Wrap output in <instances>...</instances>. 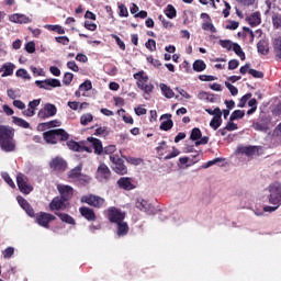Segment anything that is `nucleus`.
Instances as JSON below:
<instances>
[{
    "label": "nucleus",
    "instance_id": "f257e3e1",
    "mask_svg": "<svg viewBox=\"0 0 281 281\" xmlns=\"http://www.w3.org/2000/svg\"><path fill=\"white\" fill-rule=\"evenodd\" d=\"M14 127L1 126V150L4 153H14L16 150V140H14Z\"/></svg>",
    "mask_w": 281,
    "mask_h": 281
},
{
    "label": "nucleus",
    "instance_id": "f03ea898",
    "mask_svg": "<svg viewBox=\"0 0 281 281\" xmlns=\"http://www.w3.org/2000/svg\"><path fill=\"white\" fill-rule=\"evenodd\" d=\"M43 137L46 144H58V142H67L69 134L63 128H57L44 132Z\"/></svg>",
    "mask_w": 281,
    "mask_h": 281
},
{
    "label": "nucleus",
    "instance_id": "7ed1b4c3",
    "mask_svg": "<svg viewBox=\"0 0 281 281\" xmlns=\"http://www.w3.org/2000/svg\"><path fill=\"white\" fill-rule=\"evenodd\" d=\"M134 80H136L138 89L144 91V93L150 94L155 90V86L148 82V76L146 72H144V70L134 74Z\"/></svg>",
    "mask_w": 281,
    "mask_h": 281
},
{
    "label": "nucleus",
    "instance_id": "20e7f679",
    "mask_svg": "<svg viewBox=\"0 0 281 281\" xmlns=\"http://www.w3.org/2000/svg\"><path fill=\"white\" fill-rule=\"evenodd\" d=\"M81 203H86L87 205H90V207H94L95 210H100L104 207V203H106V200L100 195H95L93 193L82 195L80 199Z\"/></svg>",
    "mask_w": 281,
    "mask_h": 281
},
{
    "label": "nucleus",
    "instance_id": "39448f33",
    "mask_svg": "<svg viewBox=\"0 0 281 281\" xmlns=\"http://www.w3.org/2000/svg\"><path fill=\"white\" fill-rule=\"evenodd\" d=\"M270 194L268 195V202L271 205H281V184L280 182H274L268 187Z\"/></svg>",
    "mask_w": 281,
    "mask_h": 281
},
{
    "label": "nucleus",
    "instance_id": "423d86ee",
    "mask_svg": "<svg viewBox=\"0 0 281 281\" xmlns=\"http://www.w3.org/2000/svg\"><path fill=\"white\" fill-rule=\"evenodd\" d=\"M35 223L40 225V227H44V229H49V223L56 221V217L46 212L34 213Z\"/></svg>",
    "mask_w": 281,
    "mask_h": 281
},
{
    "label": "nucleus",
    "instance_id": "0eeeda50",
    "mask_svg": "<svg viewBox=\"0 0 281 281\" xmlns=\"http://www.w3.org/2000/svg\"><path fill=\"white\" fill-rule=\"evenodd\" d=\"M29 181L27 176L21 172L16 175V184L22 194H30L31 192H34V187L30 184Z\"/></svg>",
    "mask_w": 281,
    "mask_h": 281
},
{
    "label": "nucleus",
    "instance_id": "6e6552de",
    "mask_svg": "<svg viewBox=\"0 0 281 281\" xmlns=\"http://www.w3.org/2000/svg\"><path fill=\"white\" fill-rule=\"evenodd\" d=\"M110 161L113 164V171L116 175H128V168L124 165V159L120 158L117 155H110Z\"/></svg>",
    "mask_w": 281,
    "mask_h": 281
},
{
    "label": "nucleus",
    "instance_id": "1a4fd4ad",
    "mask_svg": "<svg viewBox=\"0 0 281 281\" xmlns=\"http://www.w3.org/2000/svg\"><path fill=\"white\" fill-rule=\"evenodd\" d=\"M67 160L60 156L52 158L49 161V168L54 172H65V170H67Z\"/></svg>",
    "mask_w": 281,
    "mask_h": 281
},
{
    "label": "nucleus",
    "instance_id": "9d476101",
    "mask_svg": "<svg viewBox=\"0 0 281 281\" xmlns=\"http://www.w3.org/2000/svg\"><path fill=\"white\" fill-rule=\"evenodd\" d=\"M95 179H98L100 183H106V181L111 179V169H109V166L100 164L95 172Z\"/></svg>",
    "mask_w": 281,
    "mask_h": 281
},
{
    "label": "nucleus",
    "instance_id": "9b49d317",
    "mask_svg": "<svg viewBox=\"0 0 281 281\" xmlns=\"http://www.w3.org/2000/svg\"><path fill=\"white\" fill-rule=\"evenodd\" d=\"M57 190L60 194L59 198L66 203H69V201L74 199V187L69 184H59L57 186Z\"/></svg>",
    "mask_w": 281,
    "mask_h": 281
},
{
    "label": "nucleus",
    "instance_id": "f8f14e48",
    "mask_svg": "<svg viewBox=\"0 0 281 281\" xmlns=\"http://www.w3.org/2000/svg\"><path fill=\"white\" fill-rule=\"evenodd\" d=\"M58 113V109L56 105L52 103H46L43 109H41L37 113V117L40 120H47V117H54Z\"/></svg>",
    "mask_w": 281,
    "mask_h": 281
},
{
    "label": "nucleus",
    "instance_id": "ddd939ff",
    "mask_svg": "<svg viewBox=\"0 0 281 281\" xmlns=\"http://www.w3.org/2000/svg\"><path fill=\"white\" fill-rule=\"evenodd\" d=\"M69 205L70 203L63 200V198L55 196L48 204V207L50 212H60V210L69 209Z\"/></svg>",
    "mask_w": 281,
    "mask_h": 281
},
{
    "label": "nucleus",
    "instance_id": "4468645a",
    "mask_svg": "<svg viewBox=\"0 0 281 281\" xmlns=\"http://www.w3.org/2000/svg\"><path fill=\"white\" fill-rule=\"evenodd\" d=\"M108 218L110 223H122L126 218V213L121 212L119 209L112 206L108 210Z\"/></svg>",
    "mask_w": 281,
    "mask_h": 281
},
{
    "label": "nucleus",
    "instance_id": "2eb2a0df",
    "mask_svg": "<svg viewBox=\"0 0 281 281\" xmlns=\"http://www.w3.org/2000/svg\"><path fill=\"white\" fill-rule=\"evenodd\" d=\"M35 85L38 89H45L46 91H52V89H56L61 86L60 80L58 79L36 80Z\"/></svg>",
    "mask_w": 281,
    "mask_h": 281
},
{
    "label": "nucleus",
    "instance_id": "dca6fc26",
    "mask_svg": "<svg viewBox=\"0 0 281 281\" xmlns=\"http://www.w3.org/2000/svg\"><path fill=\"white\" fill-rule=\"evenodd\" d=\"M80 215L86 218V221H89V223H93L98 221V215H95V211L89 206H81L79 207Z\"/></svg>",
    "mask_w": 281,
    "mask_h": 281
},
{
    "label": "nucleus",
    "instance_id": "f3484780",
    "mask_svg": "<svg viewBox=\"0 0 281 281\" xmlns=\"http://www.w3.org/2000/svg\"><path fill=\"white\" fill-rule=\"evenodd\" d=\"M67 146L70 150H75V153H93V148L87 145H81L76 140L67 142Z\"/></svg>",
    "mask_w": 281,
    "mask_h": 281
},
{
    "label": "nucleus",
    "instance_id": "a211bd4d",
    "mask_svg": "<svg viewBox=\"0 0 281 281\" xmlns=\"http://www.w3.org/2000/svg\"><path fill=\"white\" fill-rule=\"evenodd\" d=\"M16 201L19 205L22 207V210L26 212L27 216H31V218H34V209L32 207V205H30V202H27V200H25V198L21 195L16 196Z\"/></svg>",
    "mask_w": 281,
    "mask_h": 281
},
{
    "label": "nucleus",
    "instance_id": "6ab92c4d",
    "mask_svg": "<svg viewBox=\"0 0 281 281\" xmlns=\"http://www.w3.org/2000/svg\"><path fill=\"white\" fill-rule=\"evenodd\" d=\"M116 184L121 190H126V191L135 190V184H133L132 179L128 177L120 178Z\"/></svg>",
    "mask_w": 281,
    "mask_h": 281
},
{
    "label": "nucleus",
    "instance_id": "aec40b11",
    "mask_svg": "<svg viewBox=\"0 0 281 281\" xmlns=\"http://www.w3.org/2000/svg\"><path fill=\"white\" fill-rule=\"evenodd\" d=\"M88 143L91 144L95 155H102L104 153L102 140L94 137H88Z\"/></svg>",
    "mask_w": 281,
    "mask_h": 281
},
{
    "label": "nucleus",
    "instance_id": "412c9836",
    "mask_svg": "<svg viewBox=\"0 0 281 281\" xmlns=\"http://www.w3.org/2000/svg\"><path fill=\"white\" fill-rule=\"evenodd\" d=\"M9 21H11L12 23H20V24L32 23V19H30L25 14H20V13H14L10 15Z\"/></svg>",
    "mask_w": 281,
    "mask_h": 281
},
{
    "label": "nucleus",
    "instance_id": "4be33fe9",
    "mask_svg": "<svg viewBox=\"0 0 281 281\" xmlns=\"http://www.w3.org/2000/svg\"><path fill=\"white\" fill-rule=\"evenodd\" d=\"M14 69H16V65H14L13 63H4L1 67L2 78H8V76H13Z\"/></svg>",
    "mask_w": 281,
    "mask_h": 281
},
{
    "label": "nucleus",
    "instance_id": "5701e85b",
    "mask_svg": "<svg viewBox=\"0 0 281 281\" xmlns=\"http://www.w3.org/2000/svg\"><path fill=\"white\" fill-rule=\"evenodd\" d=\"M238 153H240V155H246V157H254V155L258 153V147L256 146L239 147Z\"/></svg>",
    "mask_w": 281,
    "mask_h": 281
},
{
    "label": "nucleus",
    "instance_id": "b1692460",
    "mask_svg": "<svg viewBox=\"0 0 281 281\" xmlns=\"http://www.w3.org/2000/svg\"><path fill=\"white\" fill-rule=\"evenodd\" d=\"M274 57L277 60H281V36L274 38L272 43Z\"/></svg>",
    "mask_w": 281,
    "mask_h": 281
},
{
    "label": "nucleus",
    "instance_id": "393cba45",
    "mask_svg": "<svg viewBox=\"0 0 281 281\" xmlns=\"http://www.w3.org/2000/svg\"><path fill=\"white\" fill-rule=\"evenodd\" d=\"M55 215L58 216L63 223H67L68 225H76V220L67 213L56 212Z\"/></svg>",
    "mask_w": 281,
    "mask_h": 281
},
{
    "label": "nucleus",
    "instance_id": "a878e982",
    "mask_svg": "<svg viewBox=\"0 0 281 281\" xmlns=\"http://www.w3.org/2000/svg\"><path fill=\"white\" fill-rule=\"evenodd\" d=\"M81 175H82V165H79L68 172V178L76 182Z\"/></svg>",
    "mask_w": 281,
    "mask_h": 281
},
{
    "label": "nucleus",
    "instance_id": "bb28decb",
    "mask_svg": "<svg viewBox=\"0 0 281 281\" xmlns=\"http://www.w3.org/2000/svg\"><path fill=\"white\" fill-rule=\"evenodd\" d=\"M116 225H117L116 234L119 237L126 236V234H128V223L122 221L116 223Z\"/></svg>",
    "mask_w": 281,
    "mask_h": 281
},
{
    "label": "nucleus",
    "instance_id": "cd10ccee",
    "mask_svg": "<svg viewBox=\"0 0 281 281\" xmlns=\"http://www.w3.org/2000/svg\"><path fill=\"white\" fill-rule=\"evenodd\" d=\"M248 23L251 27H257L262 23V19L260 18V12H255L248 18Z\"/></svg>",
    "mask_w": 281,
    "mask_h": 281
},
{
    "label": "nucleus",
    "instance_id": "c85d7f7f",
    "mask_svg": "<svg viewBox=\"0 0 281 281\" xmlns=\"http://www.w3.org/2000/svg\"><path fill=\"white\" fill-rule=\"evenodd\" d=\"M257 49L259 54L267 56V54H269V43H267L265 40H260L257 44Z\"/></svg>",
    "mask_w": 281,
    "mask_h": 281
},
{
    "label": "nucleus",
    "instance_id": "c756f323",
    "mask_svg": "<svg viewBox=\"0 0 281 281\" xmlns=\"http://www.w3.org/2000/svg\"><path fill=\"white\" fill-rule=\"evenodd\" d=\"M207 65H205V61L203 59H196L193 63V71H198V74H201V71H205Z\"/></svg>",
    "mask_w": 281,
    "mask_h": 281
},
{
    "label": "nucleus",
    "instance_id": "7c9ffc66",
    "mask_svg": "<svg viewBox=\"0 0 281 281\" xmlns=\"http://www.w3.org/2000/svg\"><path fill=\"white\" fill-rule=\"evenodd\" d=\"M12 123L15 124V126H20V128H30L27 121L18 116H12Z\"/></svg>",
    "mask_w": 281,
    "mask_h": 281
},
{
    "label": "nucleus",
    "instance_id": "2f4dec72",
    "mask_svg": "<svg viewBox=\"0 0 281 281\" xmlns=\"http://www.w3.org/2000/svg\"><path fill=\"white\" fill-rule=\"evenodd\" d=\"M160 89L165 98H168L169 100L175 98V91H172L166 83H160Z\"/></svg>",
    "mask_w": 281,
    "mask_h": 281
},
{
    "label": "nucleus",
    "instance_id": "473e14b6",
    "mask_svg": "<svg viewBox=\"0 0 281 281\" xmlns=\"http://www.w3.org/2000/svg\"><path fill=\"white\" fill-rule=\"evenodd\" d=\"M136 207L142 212H148V210H150V204L148 203V201L144 199H140V200L138 199L136 201Z\"/></svg>",
    "mask_w": 281,
    "mask_h": 281
},
{
    "label": "nucleus",
    "instance_id": "72a5a7b5",
    "mask_svg": "<svg viewBox=\"0 0 281 281\" xmlns=\"http://www.w3.org/2000/svg\"><path fill=\"white\" fill-rule=\"evenodd\" d=\"M166 150H168V143L162 140L156 147V153L158 156L164 157V155H166Z\"/></svg>",
    "mask_w": 281,
    "mask_h": 281
},
{
    "label": "nucleus",
    "instance_id": "f704fd0d",
    "mask_svg": "<svg viewBox=\"0 0 281 281\" xmlns=\"http://www.w3.org/2000/svg\"><path fill=\"white\" fill-rule=\"evenodd\" d=\"M244 117L245 110H235L229 116V122H235V120H243Z\"/></svg>",
    "mask_w": 281,
    "mask_h": 281
},
{
    "label": "nucleus",
    "instance_id": "c9c22d12",
    "mask_svg": "<svg viewBox=\"0 0 281 281\" xmlns=\"http://www.w3.org/2000/svg\"><path fill=\"white\" fill-rule=\"evenodd\" d=\"M76 183L79 186H89L91 183V177L85 173H81L77 179Z\"/></svg>",
    "mask_w": 281,
    "mask_h": 281
},
{
    "label": "nucleus",
    "instance_id": "e433bc0d",
    "mask_svg": "<svg viewBox=\"0 0 281 281\" xmlns=\"http://www.w3.org/2000/svg\"><path fill=\"white\" fill-rule=\"evenodd\" d=\"M202 30H204V32H212V34H216V26H214V24L212 23V20L203 22Z\"/></svg>",
    "mask_w": 281,
    "mask_h": 281
},
{
    "label": "nucleus",
    "instance_id": "4c0bfd02",
    "mask_svg": "<svg viewBox=\"0 0 281 281\" xmlns=\"http://www.w3.org/2000/svg\"><path fill=\"white\" fill-rule=\"evenodd\" d=\"M165 14L168 19H175L177 16V9H175V5L168 4L165 9Z\"/></svg>",
    "mask_w": 281,
    "mask_h": 281
},
{
    "label": "nucleus",
    "instance_id": "58836bf2",
    "mask_svg": "<svg viewBox=\"0 0 281 281\" xmlns=\"http://www.w3.org/2000/svg\"><path fill=\"white\" fill-rule=\"evenodd\" d=\"M233 52L240 58V60H245V52H243V48L238 45V43H233Z\"/></svg>",
    "mask_w": 281,
    "mask_h": 281
},
{
    "label": "nucleus",
    "instance_id": "ea45409f",
    "mask_svg": "<svg viewBox=\"0 0 281 281\" xmlns=\"http://www.w3.org/2000/svg\"><path fill=\"white\" fill-rule=\"evenodd\" d=\"M222 125H223V119H220V117L213 116V119L210 122V126L211 128H213V131H218V128H221Z\"/></svg>",
    "mask_w": 281,
    "mask_h": 281
},
{
    "label": "nucleus",
    "instance_id": "a19ab883",
    "mask_svg": "<svg viewBox=\"0 0 281 281\" xmlns=\"http://www.w3.org/2000/svg\"><path fill=\"white\" fill-rule=\"evenodd\" d=\"M91 122H93V114L91 113H86L83 115H81L80 117V124L82 126H87L88 124H91Z\"/></svg>",
    "mask_w": 281,
    "mask_h": 281
},
{
    "label": "nucleus",
    "instance_id": "79ce46f5",
    "mask_svg": "<svg viewBox=\"0 0 281 281\" xmlns=\"http://www.w3.org/2000/svg\"><path fill=\"white\" fill-rule=\"evenodd\" d=\"M272 24L274 30H281V14L273 13L272 14Z\"/></svg>",
    "mask_w": 281,
    "mask_h": 281
},
{
    "label": "nucleus",
    "instance_id": "37998d69",
    "mask_svg": "<svg viewBox=\"0 0 281 281\" xmlns=\"http://www.w3.org/2000/svg\"><path fill=\"white\" fill-rule=\"evenodd\" d=\"M201 137H203V133H201V130L199 127H194L191 131V135H190V139L192 142H196L198 139H200Z\"/></svg>",
    "mask_w": 281,
    "mask_h": 281
},
{
    "label": "nucleus",
    "instance_id": "c03bdc74",
    "mask_svg": "<svg viewBox=\"0 0 281 281\" xmlns=\"http://www.w3.org/2000/svg\"><path fill=\"white\" fill-rule=\"evenodd\" d=\"M46 30H49L50 32H56L57 34H65V29L58 24H48L46 25Z\"/></svg>",
    "mask_w": 281,
    "mask_h": 281
},
{
    "label": "nucleus",
    "instance_id": "a18cd8bd",
    "mask_svg": "<svg viewBox=\"0 0 281 281\" xmlns=\"http://www.w3.org/2000/svg\"><path fill=\"white\" fill-rule=\"evenodd\" d=\"M16 78H23V80H31V76L30 74L24 69V68H20L16 70L15 72Z\"/></svg>",
    "mask_w": 281,
    "mask_h": 281
},
{
    "label": "nucleus",
    "instance_id": "49530a36",
    "mask_svg": "<svg viewBox=\"0 0 281 281\" xmlns=\"http://www.w3.org/2000/svg\"><path fill=\"white\" fill-rule=\"evenodd\" d=\"M218 44L223 49H227V52H232V48L234 47V43L229 40H220Z\"/></svg>",
    "mask_w": 281,
    "mask_h": 281
},
{
    "label": "nucleus",
    "instance_id": "de8ad7c7",
    "mask_svg": "<svg viewBox=\"0 0 281 281\" xmlns=\"http://www.w3.org/2000/svg\"><path fill=\"white\" fill-rule=\"evenodd\" d=\"M109 133H110L109 127L103 126V127H98L94 132V135H97L98 137H106Z\"/></svg>",
    "mask_w": 281,
    "mask_h": 281
},
{
    "label": "nucleus",
    "instance_id": "09e8293b",
    "mask_svg": "<svg viewBox=\"0 0 281 281\" xmlns=\"http://www.w3.org/2000/svg\"><path fill=\"white\" fill-rule=\"evenodd\" d=\"M145 47L146 49H148L149 52H157V42L153 38H149L146 43H145Z\"/></svg>",
    "mask_w": 281,
    "mask_h": 281
},
{
    "label": "nucleus",
    "instance_id": "8fccbe9b",
    "mask_svg": "<svg viewBox=\"0 0 281 281\" xmlns=\"http://www.w3.org/2000/svg\"><path fill=\"white\" fill-rule=\"evenodd\" d=\"M248 100H251V92L249 93H246L245 95H243L239 100V103H238V108L239 109H245V104H247V101Z\"/></svg>",
    "mask_w": 281,
    "mask_h": 281
},
{
    "label": "nucleus",
    "instance_id": "3c124183",
    "mask_svg": "<svg viewBox=\"0 0 281 281\" xmlns=\"http://www.w3.org/2000/svg\"><path fill=\"white\" fill-rule=\"evenodd\" d=\"M172 126H175V123L172 122V120L168 119L160 124V131H170Z\"/></svg>",
    "mask_w": 281,
    "mask_h": 281
},
{
    "label": "nucleus",
    "instance_id": "603ef678",
    "mask_svg": "<svg viewBox=\"0 0 281 281\" xmlns=\"http://www.w3.org/2000/svg\"><path fill=\"white\" fill-rule=\"evenodd\" d=\"M72 81H74V74L66 72L63 78V85H65L66 87H69V85H71Z\"/></svg>",
    "mask_w": 281,
    "mask_h": 281
},
{
    "label": "nucleus",
    "instance_id": "864d4df0",
    "mask_svg": "<svg viewBox=\"0 0 281 281\" xmlns=\"http://www.w3.org/2000/svg\"><path fill=\"white\" fill-rule=\"evenodd\" d=\"M92 89L93 85L91 83V80H86L79 86V91H91Z\"/></svg>",
    "mask_w": 281,
    "mask_h": 281
},
{
    "label": "nucleus",
    "instance_id": "5fc2aeb1",
    "mask_svg": "<svg viewBox=\"0 0 281 281\" xmlns=\"http://www.w3.org/2000/svg\"><path fill=\"white\" fill-rule=\"evenodd\" d=\"M147 63H150V65H153V67H155L156 69H161V61L159 59H155L153 58V56H148L146 58Z\"/></svg>",
    "mask_w": 281,
    "mask_h": 281
},
{
    "label": "nucleus",
    "instance_id": "6e6d98bb",
    "mask_svg": "<svg viewBox=\"0 0 281 281\" xmlns=\"http://www.w3.org/2000/svg\"><path fill=\"white\" fill-rule=\"evenodd\" d=\"M181 155V151L177 149V147H172V153L164 157L165 161H168L169 159H175V157H179Z\"/></svg>",
    "mask_w": 281,
    "mask_h": 281
},
{
    "label": "nucleus",
    "instance_id": "4d7b16f0",
    "mask_svg": "<svg viewBox=\"0 0 281 281\" xmlns=\"http://www.w3.org/2000/svg\"><path fill=\"white\" fill-rule=\"evenodd\" d=\"M254 128L255 131H261L263 133H267V131H269V126L267 125V123H260V122L255 123Z\"/></svg>",
    "mask_w": 281,
    "mask_h": 281
},
{
    "label": "nucleus",
    "instance_id": "13d9d810",
    "mask_svg": "<svg viewBox=\"0 0 281 281\" xmlns=\"http://www.w3.org/2000/svg\"><path fill=\"white\" fill-rule=\"evenodd\" d=\"M112 38H114L116 45H119V47H120V49H122V52L126 50V44H124V41H122V38H120V36L112 35Z\"/></svg>",
    "mask_w": 281,
    "mask_h": 281
},
{
    "label": "nucleus",
    "instance_id": "bf43d9fd",
    "mask_svg": "<svg viewBox=\"0 0 281 281\" xmlns=\"http://www.w3.org/2000/svg\"><path fill=\"white\" fill-rule=\"evenodd\" d=\"M225 87L228 89L232 95H238V88H236L234 85L225 81Z\"/></svg>",
    "mask_w": 281,
    "mask_h": 281
},
{
    "label": "nucleus",
    "instance_id": "052dcab7",
    "mask_svg": "<svg viewBox=\"0 0 281 281\" xmlns=\"http://www.w3.org/2000/svg\"><path fill=\"white\" fill-rule=\"evenodd\" d=\"M249 75L252 76V78H260V79L265 78V72L252 69V68L249 69Z\"/></svg>",
    "mask_w": 281,
    "mask_h": 281
},
{
    "label": "nucleus",
    "instance_id": "680f3d73",
    "mask_svg": "<svg viewBox=\"0 0 281 281\" xmlns=\"http://www.w3.org/2000/svg\"><path fill=\"white\" fill-rule=\"evenodd\" d=\"M272 137H276L279 142H281V123H279L272 132Z\"/></svg>",
    "mask_w": 281,
    "mask_h": 281
},
{
    "label": "nucleus",
    "instance_id": "e2e57ef3",
    "mask_svg": "<svg viewBox=\"0 0 281 281\" xmlns=\"http://www.w3.org/2000/svg\"><path fill=\"white\" fill-rule=\"evenodd\" d=\"M2 179L5 181V183H8L10 188H16V184H14V181L12 180V178H10V175L2 173Z\"/></svg>",
    "mask_w": 281,
    "mask_h": 281
},
{
    "label": "nucleus",
    "instance_id": "0e129e2a",
    "mask_svg": "<svg viewBox=\"0 0 281 281\" xmlns=\"http://www.w3.org/2000/svg\"><path fill=\"white\" fill-rule=\"evenodd\" d=\"M25 49L27 54H34V52H36V44L34 42H29L25 45Z\"/></svg>",
    "mask_w": 281,
    "mask_h": 281
},
{
    "label": "nucleus",
    "instance_id": "69168bd1",
    "mask_svg": "<svg viewBox=\"0 0 281 281\" xmlns=\"http://www.w3.org/2000/svg\"><path fill=\"white\" fill-rule=\"evenodd\" d=\"M238 65H240V61H238V59H232L228 61V69L231 71H234V69H238Z\"/></svg>",
    "mask_w": 281,
    "mask_h": 281
},
{
    "label": "nucleus",
    "instance_id": "338daca9",
    "mask_svg": "<svg viewBox=\"0 0 281 281\" xmlns=\"http://www.w3.org/2000/svg\"><path fill=\"white\" fill-rule=\"evenodd\" d=\"M3 258H12L14 256V247H8L3 252Z\"/></svg>",
    "mask_w": 281,
    "mask_h": 281
},
{
    "label": "nucleus",
    "instance_id": "774afa93",
    "mask_svg": "<svg viewBox=\"0 0 281 281\" xmlns=\"http://www.w3.org/2000/svg\"><path fill=\"white\" fill-rule=\"evenodd\" d=\"M56 43H59L60 45H69V37L67 36H58L55 37Z\"/></svg>",
    "mask_w": 281,
    "mask_h": 281
}]
</instances>
